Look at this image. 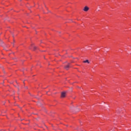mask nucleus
<instances>
[{"instance_id":"2","label":"nucleus","mask_w":131,"mask_h":131,"mask_svg":"<svg viewBox=\"0 0 131 131\" xmlns=\"http://www.w3.org/2000/svg\"><path fill=\"white\" fill-rule=\"evenodd\" d=\"M65 97H66V92H62L61 98H65Z\"/></svg>"},{"instance_id":"5","label":"nucleus","mask_w":131,"mask_h":131,"mask_svg":"<svg viewBox=\"0 0 131 131\" xmlns=\"http://www.w3.org/2000/svg\"><path fill=\"white\" fill-rule=\"evenodd\" d=\"M33 47L34 48V51H35V50H36V47L33 46Z\"/></svg>"},{"instance_id":"1","label":"nucleus","mask_w":131,"mask_h":131,"mask_svg":"<svg viewBox=\"0 0 131 131\" xmlns=\"http://www.w3.org/2000/svg\"><path fill=\"white\" fill-rule=\"evenodd\" d=\"M70 68V63L68 64L67 65L65 66V67H64V69L66 70H68Z\"/></svg>"},{"instance_id":"4","label":"nucleus","mask_w":131,"mask_h":131,"mask_svg":"<svg viewBox=\"0 0 131 131\" xmlns=\"http://www.w3.org/2000/svg\"><path fill=\"white\" fill-rule=\"evenodd\" d=\"M83 63H88V64H90V61H89V60H86L83 61Z\"/></svg>"},{"instance_id":"6","label":"nucleus","mask_w":131,"mask_h":131,"mask_svg":"<svg viewBox=\"0 0 131 131\" xmlns=\"http://www.w3.org/2000/svg\"><path fill=\"white\" fill-rule=\"evenodd\" d=\"M28 88L27 87H26V89H27Z\"/></svg>"},{"instance_id":"7","label":"nucleus","mask_w":131,"mask_h":131,"mask_svg":"<svg viewBox=\"0 0 131 131\" xmlns=\"http://www.w3.org/2000/svg\"><path fill=\"white\" fill-rule=\"evenodd\" d=\"M48 12H50V11L48 10Z\"/></svg>"},{"instance_id":"3","label":"nucleus","mask_w":131,"mask_h":131,"mask_svg":"<svg viewBox=\"0 0 131 131\" xmlns=\"http://www.w3.org/2000/svg\"><path fill=\"white\" fill-rule=\"evenodd\" d=\"M89 10L90 8H89V7L85 6V7H84L83 11H84V12H88V11H89Z\"/></svg>"}]
</instances>
